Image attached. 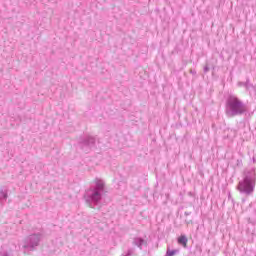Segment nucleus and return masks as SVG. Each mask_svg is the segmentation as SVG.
<instances>
[{"instance_id":"obj_2","label":"nucleus","mask_w":256,"mask_h":256,"mask_svg":"<svg viewBox=\"0 0 256 256\" xmlns=\"http://www.w3.org/2000/svg\"><path fill=\"white\" fill-rule=\"evenodd\" d=\"M238 189L243 193H253V179L246 177L243 182L239 183Z\"/></svg>"},{"instance_id":"obj_1","label":"nucleus","mask_w":256,"mask_h":256,"mask_svg":"<svg viewBox=\"0 0 256 256\" xmlns=\"http://www.w3.org/2000/svg\"><path fill=\"white\" fill-rule=\"evenodd\" d=\"M229 105H230V109H232V111H234V113H245V111H247V109L245 108V105H243L239 99L235 98V97H231L229 99Z\"/></svg>"},{"instance_id":"obj_4","label":"nucleus","mask_w":256,"mask_h":256,"mask_svg":"<svg viewBox=\"0 0 256 256\" xmlns=\"http://www.w3.org/2000/svg\"><path fill=\"white\" fill-rule=\"evenodd\" d=\"M93 201H99L101 199V194L99 192H95L92 196Z\"/></svg>"},{"instance_id":"obj_3","label":"nucleus","mask_w":256,"mask_h":256,"mask_svg":"<svg viewBox=\"0 0 256 256\" xmlns=\"http://www.w3.org/2000/svg\"><path fill=\"white\" fill-rule=\"evenodd\" d=\"M188 239L187 236L185 235H181L180 237H178V243L179 245H182V247L187 248V243H188Z\"/></svg>"},{"instance_id":"obj_5","label":"nucleus","mask_w":256,"mask_h":256,"mask_svg":"<svg viewBox=\"0 0 256 256\" xmlns=\"http://www.w3.org/2000/svg\"><path fill=\"white\" fill-rule=\"evenodd\" d=\"M177 254V250H167L166 256H175Z\"/></svg>"}]
</instances>
